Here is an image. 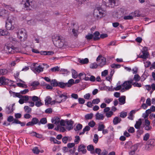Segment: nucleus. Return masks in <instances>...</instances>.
Instances as JSON below:
<instances>
[{
	"instance_id": "obj_1",
	"label": "nucleus",
	"mask_w": 155,
	"mask_h": 155,
	"mask_svg": "<svg viewBox=\"0 0 155 155\" xmlns=\"http://www.w3.org/2000/svg\"><path fill=\"white\" fill-rule=\"evenodd\" d=\"M52 41L54 45L58 47L62 48L67 45V43L64 41L60 36L56 35L52 37Z\"/></svg>"
},
{
	"instance_id": "obj_2",
	"label": "nucleus",
	"mask_w": 155,
	"mask_h": 155,
	"mask_svg": "<svg viewBox=\"0 0 155 155\" xmlns=\"http://www.w3.org/2000/svg\"><path fill=\"white\" fill-rule=\"evenodd\" d=\"M106 12L100 7H97L94 10L93 15L96 18L99 19L106 15Z\"/></svg>"
},
{
	"instance_id": "obj_3",
	"label": "nucleus",
	"mask_w": 155,
	"mask_h": 155,
	"mask_svg": "<svg viewBox=\"0 0 155 155\" xmlns=\"http://www.w3.org/2000/svg\"><path fill=\"white\" fill-rule=\"evenodd\" d=\"M15 18L8 17L6 21L5 27L8 30H12L15 28L13 25L15 24Z\"/></svg>"
},
{
	"instance_id": "obj_4",
	"label": "nucleus",
	"mask_w": 155,
	"mask_h": 155,
	"mask_svg": "<svg viewBox=\"0 0 155 155\" xmlns=\"http://www.w3.org/2000/svg\"><path fill=\"white\" fill-rule=\"evenodd\" d=\"M133 80L131 79L129 81H125L123 84H122V86L124 87L121 91L122 92L123 90L125 89L126 90H128L130 88L132 87L131 84H132Z\"/></svg>"
},
{
	"instance_id": "obj_5",
	"label": "nucleus",
	"mask_w": 155,
	"mask_h": 155,
	"mask_svg": "<svg viewBox=\"0 0 155 155\" xmlns=\"http://www.w3.org/2000/svg\"><path fill=\"white\" fill-rule=\"evenodd\" d=\"M18 37L20 39L21 41H24L27 38V35L24 29H21L19 30L18 33Z\"/></svg>"
},
{
	"instance_id": "obj_6",
	"label": "nucleus",
	"mask_w": 155,
	"mask_h": 155,
	"mask_svg": "<svg viewBox=\"0 0 155 155\" xmlns=\"http://www.w3.org/2000/svg\"><path fill=\"white\" fill-rule=\"evenodd\" d=\"M96 61L98 63V65L101 67L105 65L106 63V59L104 57H102L101 55H99L97 58Z\"/></svg>"
},
{
	"instance_id": "obj_7",
	"label": "nucleus",
	"mask_w": 155,
	"mask_h": 155,
	"mask_svg": "<svg viewBox=\"0 0 155 155\" xmlns=\"http://www.w3.org/2000/svg\"><path fill=\"white\" fill-rule=\"evenodd\" d=\"M21 4L23 5L24 9L29 10L31 9V6L28 0H23Z\"/></svg>"
},
{
	"instance_id": "obj_8",
	"label": "nucleus",
	"mask_w": 155,
	"mask_h": 155,
	"mask_svg": "<svg viewBox=\"0 0 155 155\" xmlns=\"http://www.w3.org/2000/svg\"><path fill=\"white\" fill-rule=\"evenodd\" d=\"M124 15V12L122 9L118 10L117 12H115V14H114L115 17L119 19L123 17Z\"/></svg>"
},
{
	"instance_id": "obj_9",
	"label": "nucleus",
	"mask_w": 155,
	"mask_h": 155,
	"mask_svg": "<svg viewBox=\"0 0 155 155\" xmlns=\"http://www.w3.org/2000/svg\"><path fill=\"white\" fill-rule=\"evenodd\" d=\"M104 2H105L106 6L112 7L115 5V0H105V1Z\"/></svg>"
},
{
	"instance_id": "obj_10",
	"label": "nucleus",
	"mask_w": 155,
	"mask_h": 155,
	"mask_svg": "<svg viewBox=\"0 0 155 155\" xmlns=\"http://www.w3.org/2000/svg\"><path fill=\"white\" fill-rule=\"evenodd\" d=\"M65 123L67 125L66 128L68 130H70L73 128V124L74 122L72 120H66L65 121Z\"/></svg>"
},
{
	"instance_id": "obj_11",
	"label": "nucleus",
	"mask_w": 155,
	"mask_h": 155,
	"mask_svg": "<svg viewBox=\"0 0 155 155\" xmlns=\"http://www.w3.org/2000/svg\"><path fill=\"white\" fill-rule=\"evenodd\" d=\"M33 66L34 67L35 64H34ZM31 68L32 70L35 73L36 72L40 73L43 71V68L40 65H39L36 68H35L34 67H32Z\"/></svg>"
},
{
	"instance_id": "obj_12",
	"label": "nucleus",
	"mask_w": 155,
	"mask_h": 155,
	"mask_svg": "<svg viewBox=\"0 0 155 155\" xmlns=\"http://www.w3.org/2000/svg\"><path fill=\"white\" fill-rule=\"evenodd\" d=\"M86 147L83 145H81L78 146V150L79 152L81 151L83 153H85L86 152Z\"/></svg>"
},
{
	"instance_id": "obj_13",
	"label": "nucleus",
	"mask_w": 155,
	"mask_h": 155,
	"mask_svg": "<svg viewBox=\"0 0 155 155\" xmlns=\"http://www.w3.org/2000/svg\"><path fill=\"white\" fill-rule=\"evenodd\" d=\"M60 118L58 117H56L54 119H52L51 122L53 123H54L58 127H60L59 123L60 122Z\"/></svg>"
},
{
	"instance_id": "obj_14",
	"label": "nucleus",
	"mask_w": 155,
	"mask_h": 155,
	"mask_svg": "<svg viewBox=\"0 0 155 155\" xmlns=\"http://www.w3.org/2000/svg\"><path fill=\"white\" fill-rule=\"evenodd\" d=\"M100 33L99 32L95 31L93 35V39L94 41H96L100 39V38L99 37Z\"/></svg>"
},
{
	"instance_id": "obj_15",
	"label": "nucleus",
	"mask_w": 155,
	"mask_h": 155,
	"mask_svg": "<svg viewBox=\"0 0 155 155\" xmlns=\"http://www.w3.org/2000/svg\"><path fill=\"white\" fill-rule=\"evenodd\" d=\"M142 53L143 54L139 56L140 58L146 59L148 57L149 54L147 52L145 51H142Z\"/></svg>"
},
{
	"instance_id": "obj_16",
	"label": "nucleus",
	"mask_w": 155,
	"mask_h": 155,
	"mask_svg": "<svg viewBox=\"0 0 155 155\" xmlns=\"http://www.w3.org/2000/svg\"><path fill=\"white\" fill-rule=\"evenodd\" d=\"M14 46H12L11 47H10L8 45L5 46V49H6V51L8 52L9 53L13 54V50L14 49Z\"/></svg>"
},
{
	"instance_id": "obj_17",
	"label": "nucleus",
	"mask_w": 155,
	"mask_h": 155,
	"mask_svg": "<svg viewBox=\"0 0 155 155\" xmlns=\"http://www.w3.org/2000/svg\"><path fill=\"white\" fill-rule=\"evenodd\" d=\"M142 124L141 120L140 119L139 120L136 121V123L134 127L135 128L137 129H139L140 128V126Z\"/></svg>"
},
{
	"instance_id": "obj_18",
	"label": "nucleus",
	"mask_w": 155,
	"mask_h": 155,
	"mask_svg": "<svg viewBox=\"0 0 155 155\" xmlns=\"http://www.w3.org/2000/svg\"><path fill=\"white\" fill-rule=\"evenodd\" d=\"M96 119L97 120H103L104 118V116L103 114L97 113L96 115Z\"/></svg>"
},
{
	"instance_id": "obj_19",
	"label": "nucleus",
	"mask_w": 155,
	"mask_h": 155,
	"mask_svg": "<svg viewBox=\"0 0 155 155\" xmlns=\"http://www.w3.org/2000/svg\"><path fill=\"white\" fill-rule=\"evenodd\" d=\"M118 100L120 105L123 104L125 102V96H122L119 98Z\"/></svg>"
},
{
	"instance_id": "obj_20",
	"label": "nucleus",
	"mask_w": 155,
	"mask_h": 155,
	"mask_svg": "<svg viewBox=\"0 0 155 155\" xmlns=\"http://www.w3.org/2000/svg\"><path fill=\"white\" fill-rule=\"evenodd\" d=\"M121 121V119L120 118H119L118 117H115L113 120V122L114 125L117 124L118 123L120 122Z\"/></svg>"
},
{
	"instance_id": "obj_21",
	"label": "nucleus",
	"mask_w": 155,
	"mask_h": 155,
	"mask_svg": "<svg viewBox=\"0 0 155 155\" xmlns=\"http://www.w3.org/2000/svg\"><path fill=\"white\" fill-rule=\"evenodd\" d=\"M74 84V81L72 79H70L68 81V82L66 83V84L67 85V87H71L72 86V85Z\"/></svg>"
},
{
	"instance_id": "obj_22",
	"label": "nucleus",
	"mask_w": 155,
	"mask_h": 155,
	"mask_svg": "<svg viewBox=\"0 0 155 155\" xmlns=\"http://www.w3.org/2000/svg\"><path fill=\"white\" fill-rule=\"evenodd\" d=\"M147 144L148 145H150L151 146H155V139H150L147 142Z\"/></svg>"
},
{
	"instance_id": "obj_23",
	"label": "nucleus",
	"mask_w": 155,
	"mask_h": 155,
	"mask_svg": "<svg viewBox=\"0 0 155 155\" xmlns=\"http://www.w3.org/2000/svg\"><path fill=\"white\" fill-rule=\"evenodd\" d=\"M90 129V127L88 126H86L83 129V132H81L79 134V135L83 134L86 131H88Z\"/></svg>"
},
{
	"instance_id": "obj_24",
	"label": "nucleus",
	"mask_w": 155,
	"mask_h": 155,
	"mask_svg": "<svg viewBox=\"0 0 155 155\" xmlns=\"http://www.w3.org/2000/svg\"><path fill=\"white\" fill-rule=\"evenodd\" d=\"M51 98L50 97H47L46 99L45 100V104L47 105L49 104H51Z\"/></svg>"
},
{
	"instance_id": "obj_25",
	"label": "nucleus",
	"mask_w": 155,
	"mask_h": 155,
	"mask_svg": "<svg viewBox=\"0 0 155 155\" xmlns=\"http://www.w3.org/2000/svg\"><path fill=\"white\" fill-rule=\"evenodd\" d=\"M47 122V119L46 118H43L41 119L40 121H39L38 124L40 125L41 124H45Z\"/></svg>"
},
{
	"instance_id": "obj_26",
	"label": "nucleus",
	"mask_w": 155,
	"mask_h": 155,
	"mask_svg": "<svg viewBox=\"0 0 155 155\" xmlns=\"http://www.w3.org/2000/svg\"><path fill=\"white\" fill-rule=\"evenodd\" d=\"M58 86L62 88H64L65 87H67L66 83H64L62 82H58Z\"/></svg>"
},
{
	"instance_id": "obj_27",
	"label": "nucleus",
	"mask_w": 155,
	"mask_h": 155,
	"mask_svg": "<svg viewBox=\"0 0 155 155\" xmlns=\"http://www.w3.org/2000/svg\"><path fill=\"white\" fill-rule=\"evenodd\" d=\"M51 85L54 87L58 86V82L55 79L51 81Z\"/></svg>"
},
{
	"instance_id": "obj_28",
	"label": "nucleus",
	"mask_w": 155,
	"mask_h": 155,
	"mask_svg": "<svg viewBox=\"0 0 155 155\" xmlns=\"http://www.w3.org/2000/svg\"><path fill=\"white\" fill-rule=\"evenodd\" d=\"M72 76L74 79L78 77V73L74 70L72 69Z\"/></svg>"
},
{
	"instance_id": "obj_29",
	"label": "nucleus",
	"mask_w": 155,
	"mask_h": 155,
	"mask_svg": "<svg viewBox=\"0 0 155 155\" xmlns=\"http://www.w3.org/2000/svg\"><path fill=\"white\" fill-rule=\"evenodd\" d=\"M72 32L74 36L77 37L78 35V30H76L73 28L72 30Z\"/></svg>"
},
{
	"instance_id": "obj_30",
	"label": "nucleus",
	"mask_w": 155,
	"mask_h": 155,
	"mask_svg": "<svg viewBox=\"0 0 155 155\" xmlns=\"http://www.w3.org/2000/svg\"><path fill=\"white\" fill-rule=\"evenodd\" d=\"M24 109L25 111L28 113H30L31 111V109L28 106H25Z\"/></svg>"
},
{
	"instance_id": "obj_31",
	"label": "nucleus",
	"mask_w": 155,
	"mask_h": 155,
	"mask_svg": "<svg viewBox=\"0 0 155 155\" xmlns=\"http://www.w3.org/2000/svg\"><path fill=\"white\" fill-rule=\"evenodd\" d=\"M59 97L60 98H62L63 97H64V99H63L62 100H61V101H56L57 102L60 103L62 101H65L66 100V99L68 98L67 96L64 95L63 94H60L59 95Z\"/></svg>"
},
{
	"instance_id": "obj_32",
	"label": "nucleus",
	"mask_w": 155,
	"mask_h": 155,
	"mask_svg": "<svg viewBox=\"0 0 155 155\" xmlns=\"http://www.w3.org/2000/svg\"><path fill=\"white\" fill-rule=\"evenodd\" d=\"M79 62L82 64H85L89 62V60L88 58H85L84 59L80 60Z\"/></svg>"
},
{
	"instance_id": "obj_33",
	"label": "nucleus",
	"mask_w": 155,
	"mask_h": 155,
	"mask_svg": "<svg viewBox=\"0 0 155 155\" xmlns=\"http://www.w3.org/2000/svg\"><path fill=\"white\" fill-rule=\"evenodd\" d=\"M6 79L5 77H1L0 78V84L4 85L6 84Z\"/></svg>"
},
{
	"instance_id": "obj_34",
	"label": "nucleus",
	"mask_w": 155,
	"mask_h": 155,
	"mask_svg": "<svg viewBox=\"0 0 155 155\" xmlns=\"http://www.w3.org/2000/svg\"><path fill=\"white\" fill-rule=\"evenodd\" d=\"M8 34V31L0 29V36L1 35H7Z\"/></svg>"
},
{
	"instance_id": "obj_35",
	"label": "nucleus",
	"mask_w": 155,
	"mask_h": 155,
	"mask_svg": "<svg viewBox=\"0 0 155 155\" xmlns=\"http://www.w3.org/2000/svg\"><path fill=\"white\" fill-rule=\"evenodd\" d=\"M50 140L51 141H53L54 143H57L59 144L61 143V142L57 140L54 137H51Z\"/></svg>"
},
{
	"instance_id": "obj_36",
	"label": "nucleus",
	"mask_w": 155,
	"mask_h": 155,
	"mask_svg": "<svg viewBox=\"0 0 155 155\" xmlns=\"http://www.w3.org/2000/svg\"><path fill=\"white\" fill-rule=\"evenodd\" d=\"M85 38L87 40H90L93 38V35L92 34L88 33L87 35L85 37Z\"/></svg>"
},
{
	"instance_id": "obj_37",
	"label": "nucleus",
	"mask_w": 155,
	"mask_h": 155,
	"mask_svg": "<svg viewBox=\"0 0 155 155\" xmlns=\"http://www.w3.org/2000/svg\"><path fill=\"white\" fill-rule=\"evenodd\" d=\"M32 151L34 153L36 154H38L40 152V151L38 150V148L37 147H34L32 149Z\"/></svg>"
},
{
	"instance_id": "obj_38",
	"label": "nucleus",
	"mask_w": 155,
	"mask_h": 155,
	"mask_svg": "<svg viewBox=\"0 0 155 155\" xmlns=\"http://www.w3.org/2000/svg\"><path fill=\"white\" fill-rule=\"evenodd\" d=\"M140 77L139 75L138 74H136L134 75L133 79L136 81H140Z\"/></svg>"
},
{
	"instance_id": "obj_39",
	"label": "nucleus",
	"mask_w": 155,
	"mask_h": 155,
	"mask_svg": "<svg viewBox=\"0 0 155 155\" xmlns=\"http://www.w3.org/2000/svg\"><path fill=\"white\" fill-rule=\"evenodd\" d=\"M93 115V114L92 113L88 114L85 115V118L86 119H91L92 118Z\"/></svg>"
},
{
	"instance_id": "obj_40",
	"label": "nucleus",
	"mask_w": 155,
	"mask_h": 155,
	"mask_svg": "<svg viewBox=\"0 0 155 155\" xmlns=\"http://www.w3.org/2000/svg\"><path fill=\"white\" fill-rule=\"evenodd\" d=\"M31 121L34 125L37 124H38L39 121L38 119L36 117L33 118Z\"/></svg>"
},
{
	"instance_id": "obj_41",
	"label": "nucleus",
	"mask_w": 155,
	"mask_h": 155,
	"mask_svg": "<svg viewBox=\"0 0 155 155\" xmlns=\"http://www.w3.org/2000/svg\"><path fill=\"white\" fill-rule=\"evenodd\" d=\"M105 128V126L104 124H99L98 127V130L99 131L103 130Z\"/></svg>"
},
{
	"instance_id": "obj_42",
	"label": "nucleus",
	"mask_w": 155,
	"mask_h": 155,
	"mask_svg": "<svg viewBox=\"0 0 155 155\" xmlns=\"http://www.w3.org/2000/svg\"><path fill=\"white\" fill-rule=\"evenodd\" d=\"M30 97L31 98L32 100L34 102H36L40 100L38 97L35 96H33L32 97Z\"/></svg>"
},
{
	"instance_id": "obj_43",
	"label": "nucleus",
	"mask_w": 155,
	"mask_h": 155,
	"mask_svg": "<svg viewBox=\"0 0 155 155\" xmlns=\"http://www.w3.org/2000/svg\"><path fill=\"white\" fill-rule=\"evenodd\" d=\"M1 74L2 75H5L7 74L8 71L5 69H2L0 70Z\"/></svg>"
},
{
	"instance_id": "obj_44",
	"label": "nucleus",
	"mask_w": 155,
	"mask_h": 155,
	"mask_svg": "<svg viewBox=\"0 0 155 155\" xmlns=\"http://www.w3.org/2000/svg\"><path fill=\"white\" fill-rule=\"evenodd\" d=\"M27 23L30 25H33L35 24V22L34 20L31 19L27 21Z\"/></svg>"
},
{
	"instance_id": "obj_45",
	"label": "nucleus",
	"mask_w": 155,
	"mask_h": 155,
	"mask_svg": "<svg viewBox=\"0 0 155 155\" xmlns=\"http://www.w3.org/2000/svg\"><path fill=\"white\" fill-rule=\"evenodd\" d=\"M127 116V113L126 112L122 111L120 113V117L122 118H124Z\"/></svg>"
},
{
	"instance_id": "obj_46",
	"label": "nucleus",
	"mask_w": 155,
	"mask_h": 155,
	"mask_svg": "<svg viewBox=\"0 0 155 155\" xmlns=\"http://www.w3.org/2000/svg\"><path fill=\"white\" fill-rule=\"evenodd\" d=\"M133 16L132 15H127L126 16H124V20H131L133 19Z\"/></svg>"
},
{
	"instance_id": "obj_47",
	"label": "nucleus",
	"mask_w": 155,
	"mask_h": 155,
	"mask_svg": "<svg viewBox=\"0 0 155 155\" xmlns=\"http://www.w3.org/2000/svg\"><path fill=\"white\" fill-rule=\"evenodd\" d=\"M88 126L91 127H93L95 125V123L93 120L90 121L88 123Z\"/></svg>"
},
{
	"instance_id": "obj_48",
	"label": "nucleus",
	"mask_w": 155,
	"mask_h": 155,
	"mask_svg": "<svg viewBox=\"0 0 155 155\" xmlns=\"http://www.w3.org/2000/svg\"><path fill=\"white\" fill-rule=\"evenodd\" d=\"M87 149L89 151H92L94 150V147L92 145H90L87 147Z\"/></svg>"
},
{
	"instance_id": "obj_49",
	"label": "nucleus",
	"mask_w": 155,
	"mask_h": 155,
	"mask_svg": "<svg viewBox=\"0 0 155 155\" xmlns=\"http://www.w3.org/2000/svg\"><path fill=\"white\" fill-rule=\"evenodd\" d=\"M98 140V136L97 134H95L94 136V138L93 139V141L95 143H97Z\"/></svg>"
},
{
	"instance_id": "obj_50",
	"label": "nucleus",
	"mask_w": 155,
	"mask_h": 155,
	"mask_svg": "<svg viewBox=\"0 0 155 155\" xmlns=\"http://www.w3.org/2000/svg\"><path fill=\"white\" fill-rule=\"evenodd\" d=\"M39 100H39L35 102V106L37 107H39L42 105V104L41 101V100L40 99Z\"/></svg>"
},
{
	"instance_id": "obj_51",
	"label": "nucleus",
	"mask_w": 155,
	"mask_h": 155,
	"mask_svg": "<svg viewBox=\"0 0 155 155\" xmlns=\"http://www.w3.org/2000/svg\"><path fill=\"white\" fill-rule=\"evenodd\" d=\"M100 102V100L99 98L94 99L92 101V103L94 104H97Z\"/></svg>"
},
{
	"instance_id": "obj_52",
	"label": "nucleus",
	"mask_w": 155,
	"mask_h": 155,
	"mask_svg": "<svg viewBox=\"0 0 155 155\" xmlns=\"http://www.w3.org/2000/svg\"><path fill=\"white\" fill-rule=\"evenodd\" d=\"M51 70L52 72H55L56 71H58L59 70V68L57 66L51 68Z\"/></svg>"
},
{
	"instance_id": "obj_53",
	"label": "nucleus",
	"mask_w": 155,
	"mask_h": 155,
	"mask_svg": "<svg viewBox=\"0 0 155 155\" xmlns=\"http://www.w3.org/2000/svg\"><path fill=\"white\" fill-rule=\"evenodd\" d=\"M150 137V134L149 133L146 134L143 137V139L145 141H147Z\"/></svg>"
},
{
	"instance_id": "obj_54",
	"label": "nucleus",
	"mask_w": 155,
	"mask_h": 155,
	"mask_svg": "<svg viewBox=\"0 0 155 155\" xmlns=\"http://www.w3.org/2000/svg\"><path fill=\"white\" fill-rule=\"evenodd\" d=\"M33 135L34 136H35L38 138H41L42 137V136L41 134H38L35 132H33Z\"/></svg>"
},
{
	"instance_id": "obj_55",
	"label": "nucleus",
	"mask_w": 155,
	"mask_h": 155,
	"mask_svg": "<svg viewBox=\"0 0 155 155\" xmlns=\"http://www.w3.org/2000/svg\"><path fill=\"white\" fill-rule=\"evenodd\" d=\"M98 65V64L97 65L96 63H94L91 65L90 67L92 69L96 68H97Z\"/></svg>"
},
{
	"instance_id": "obj_56",
	"label": "nucleus",
	"mask_w": 155,
	"mask_h": 155,
	"mask_svg": "<svg viewBox=\"0 0 155 155\" xmlns=\"http://www.w3.org/2000/svg\"><path fill=\"white\" fill-rule=\"evenodd\" d=\"M39 84V82L37 81H35L33 82L31 84V85L32 87H35Z\"/></svg>"
},
{
	"instance_id": "obj_57",
	"label": "nucleus",
	"mask_w": 155,
	"mask_h": 155,
	"mask_svg": "<svg viewBox=\"0 0 155 155\" xmlns=\"http://www.w3.org/2000/svg\"><path fill=\"white\" fill-rule=\"evenodd\" d=\"M111 66L112 68H117L120 67V64H113L111 65Z\"/></svg>"
},
{
	"instance_id": "obj_58",
	"label": "nucleus",
	"mask_w": 155,
	"mask_h": 155,
	"mask_svg": "<svg viewBox=\"0 0 155 155\" xmlns=\"http://www.w3.org/2000/svg\"><path fill=\"white\" fill-rule=\"evenodd\" d=\"M113 113L112 111H109L106 113V116L107 117H110L113 115Z\"/></svg>"
},
{
	"instance_id": "obj_59",
	"label": "nucleus",
	"mask_w": 155,
	"mask_h": 155,
	"mask_svg": "<svg viewBox=\"0 0 155 155\" xmlns=\"http://www.w3.org/2000/svg\"><path fill=\"white\" fill-rule=\"evenodd\" d=\"M7 120L9 122H11L14 121V119L12 116H10L8 117Z\"/></svg>"
},
{
	"instance_id": "obj_60",
	"label": "nucleus",
	"mask_w": 155,
	"mask_h": 155,
	"mask_svg": "<svg viewBox=\"0 0 155 155\" xmlns=\"http://www.w3.org/2000/svg\"><path fill=\"white\" fill-rule=\"evenodd\" d=\"M78 101L80 104H83L84 103L85 100L83 98H79L78 99Z\"/></svg>"
},
{
	"instance_id": "obj_61",
	"label": "nucleus",
	"mask_w": 155,
	"mask_h": 155,
	"mask_svg": "<svg viewBox=\"0 0 155 155\" xmlns=\"http://www.w3.org/2000/svg\"><path fill=\"white\" fill-rule=\"evenodd\" d=\"M133 85L134 87H141V84L137 82H134L133 83Z\"/></svg>"
},
{
	"instance_id": "obj_62",
	"label": "nucleus",
	"mask_w": 155,
	"mask_h": 155,
	"mask_svg": "<svg viewBox=\"0 0 155 155\" xmlns=\"http://www.w3.org/2000/svg\"><path fill=\"white\" fill-rule=\"evenodd\" d=\"M75 139L74 140V141L76 143H78L79 141L80 140V137L79 136H76L75 137Z\"/></svg>"
},
{
	"instance_id": "obj_63",
	"label": "nucleus",
	"mask_w": 155,
	"mask_h": 155,
	"mask_svg": "<svg viewBox=\"0 0 155 155\" xmlns=\"http://www.w3.org/2000/svg\"><path fill=\"white\" fill-rule=\"evenodd\" d=\"M5 7L7 8V9H8L12 11H13L15 10L14 8L11 6L6 5Z\"/></svg>"
},
{
	"instance_id": "obj_64",
	"label": "nucleus",
	"mask_w": 155,
	"mask_h": 155,
	"mask_svg": "<svg viewBox=\"0 0 155 155\" xmlns=\"http://www.w3.org/2000/svg\"><path fill=\"white\" fill-rule=\"evenodd\" d=\"M75 145V144L74 143H68L67 145L68 147L69 148H72Z\"/></svg>"
}]
</instances>
